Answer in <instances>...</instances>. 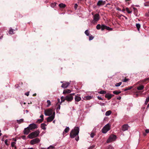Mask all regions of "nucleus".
I'll use <instances>...</instances> for the list:
<instances>
[{"mask_svg":"<svg viewBox=\"0 0 149 149\" xmlns=\"http://www.w3.org/2000/svg\"><path fill=\"white\" fill-rule=\"evenodd\" d=\"M79 130V127H75L74 129L71 131L70 134V136L71 138H73L78 135Z\"/></svg>","mask_w":149,"mask_h":149,"instance_id":"obj_1","label":"nucleus"},{"mask_svg":"<svg viewBox=\"0 0 149 149\" xmlns=\"http://www.w3.org/2000/svg\"><path fill=\"white\" fill-rule=\"evenodd\" d=\"M96 28L98 30H99L101 29V30L102 31H103L104 29H106L109 31H112L113 30L112 28L105 25L104 24H102V25H101L100 24H98L97 25Z\"/></svg>","mask_w":149,"mask_h":149,"instance_id":"obj_2","label":"nucleus"},{"mask_svg":"<svg viewBox=\"0 0 149 149\" xmlns=\"http://www.w3.org/2000/svg\"><path fill=\"white\" fill-rule=\"evenodd\" d=\"M40 133V132L39 130H37L30 134L28 136L29 138L32 139L38 136Z\"/></svg>","mask_w":149,"mask_h":149,"instance_id":"obj_3","label":"nucleus"},{"mask_svg":"<svg viewBox=\"0 0 149 149\" xmlns=\"http://www.w3.org/2000/svg\"><path fill=\"white\" fill-rule=\"evenodd\" d=\"M116 139V136L114 134L111 135L107 141V143H109L115 141Z\"/></svg>","mask_w":149,"mask_h":149,"instance_id":"obj_4","label":"nucleus"},{"mask_svg":"<svg viewBox=\"0 0 149 149\" xmlns=\"http://www.w3.org/2000/svg\"><path fill=\"white\" fill-rule=\"evenodd\" d=\"M110 125L109 124L105 125L102 129V132L104 133H106L110 129Z\"/></svg>","mask_w":149,"mask_h":149,"instance_id":"obj_5","label":"nucleus"},{"mask_svg":"<svg viewBox=\"0 0 149 149\" xmlns=\"http://www.w3.org/2000/svg\"><path fill=\"white\" fill-rule=\"evenodd\" d=\"M45 114L46 116H50L53 113V110L51 109H49L45 111Z\"/></svg>","mask_w":149,"mask_h":149,"instance_id":"obj_6","label":"nucleus"},{"mask_svg":"<svg viewBox=\"0 0 149 149\" xmlns=\"http://www.w3.org/2000/svg\"><path fill=\"white\" fill-rule=\"evenodd\" d=\"M100 15L99 14L97 13L95 14L93 17V23H94L95 22H97L100 19Z\"/></svg>","mask_w":149,"mask_h":149,"instance_id":"obj_7","label":"nucleus"},{"mask_svg":"<svg viewBox=\"0 0 149 149\" xmlns=\"http://www.w3.org/2000/svg\"><path fill=\"white\" fill-rule=\"evenodd\" d=\"M28 127L30 130L36 129L38 128L37 125L34 123L30 124Z\"/></svg>","mask_w":149,"mask_h":149,"instance_id":"obj_8","label":"nucleus"},{"mask_svg":"<svg viewBox=\"0 0 149 149\" xmlns=\"http://www.w3.org/2000/svg\"><path fill=\"white\" fill-rule=\"evenodd\" d=\"M40 141V140L38 138H36L31 140L30 143L31 145H34L35 144L38 143Z\"/></svg>","mask_w":149,"mask_h":149,"instance_id":"obj_9","label":"nucleus"},{"mask_svg":"<svg viewBox=\"0 0 149 149\" xmlns=\"http://www.w3.org/2000/svg\"><path fill=\"white\" fill-rule=\"evenodd\" d=\"M55 112H54L53 113V115L51 116H50L47 118V121L48 122H50L52 121L54 119L55 117Z\"/></svg>","mask_w":149,"mask_h":149,"instance_id":"obj_10","label":"nucleus"},{"mask_svg":"<svg viewBox=\"0 0 149 149\" xmlns=\"http://www.w3.org/2000/svg\"><path fill=\"white\" fill-rule=\"evenodd\" d=\"M73 99V97L71 96L70 94L65 97L66 100L68 102H71Z\"/></svg>","mask_w":149,"mask_h":149,"instance_id":"obj_11","label":"nucleus"},{"mask_svg":"<svg viewBox=\"0 0 149 149\" xmlns=\"http://www.w3.org/2000/svg\"><path fill=\"white\" fill-rule=\"evenodd\" d=\"M106 1H103L102 0H99L97 3V5L99 6H102L105 4Z\"/></svg>","mask_w":149,"mask_h":149,"instance_id":"obj_12","label":"nucleus"},{"mask_svg":"<svg viewBox=\"0 0 149 149\" xmlns=\"http://www.w3.org/2000/svg\"><path fill=\"white\" fill-rule=\"evenodd\" d=\"M129 126L127 124H125L122 126V130L123 131H125L128 130Z\"/></svg>","mask_w":149,"mask_h":149,"instance_id":"obj_13","label":"nucleus"},{"mask_svg":"<svg viewBox=\"0 0 149 149\" xmlns=\"http://www.w3.org/2000/svg\"><path fill=\"white\" fill-rule=\"evenodd\" d=\"M30 130L28 127L25 128L24 131V133L25 134L27 135L30 132Z\"/></svg>","mask_w":149,"mask_h":149,"instance_id":"obj_14","label":"nucleus"},{"mask_svg":"<svg viewBox=\"0 0 149 149\" xmlns=\"http://www.w3.org/2000/svg\"><path fill=\"white\" fill-rule=\"evenodd\" d=\"M70 84V83L69 82H65L62 84L61 87L63 88H66Z\"/></svg>","mask_w":149,"mask_h":149,"instance_id":"obj_15","label":"nucleus"},{"mask_svg":"<svg viewBox=\"0 0 149 149\" xmlns=\"http://www.w3.org/2000/svg\"><path fill=\"white\" fill-rule=\"evenodd\" d=\"M141 82L144 83V84H147L149 82V78H146L140 81Z\"/></svg>","mask_w":149,"mask_h":149,"instance_id":"obj_16","label":"nucleus"},{"mask_svg":"<svg viewBox=\"0 0 149 149\" xmlns=\"http://www.w3.org/2000/svg\"><path fill=\"white\" fill-rule=\"evenodd\" d=\"M105 97L107 98L108 100H109L111 98V94L109 93H106L105 94Z\"/></svg>","mask_w":149,"mask_h":149,"instance_id":"obj_17","label":"nucleus"},{"mask_svg":"<svg viewBox=\"0 0 149 149\" xmlns=\"http://www.w3.org/2000/svg\"><path fill=\"white\" fill-rule=\"evenodd\" d=\"M71 92V90L69 89H66L64 90L63 92V93L65 94L66 93H69Z\"/></svg>","mask_w":149,"mask_h":149,"instance_id":"obj_18","label":"nucleus"},{"mask_svg":"<svg viewBox=\"0 0 149 149\" xmlns=\"http://www.w3.org/2000/svg\"><path fill=\"white\" fill-rule=\"evenodd\" d=\"M74 99L75 101L78 102L81 100V98L79 96L76 95L75 96Z\"/></svg>","mask_w":149,"mask_h":149,"instance_id":"obj_19","label":"nucleus"},{"mask_svg":"<svg viewBox=\"0 0 149 149\" xmlns=\"http://www.w3.org/2000/svg\"><path fill=\"white\" fill-rule=\"evenodd\" d=\"M47 125L44 123H42L41 125V127L42 129L45 130L46 129V128L45 127Z\"/></svg>","mask_w":149,"mask_h":149,"instance_id":"obj_20","label":"nucleus"},{"mask_svg":"<svg viewBox=\"0 0 149 149\" xmlns=\"http://www.w3.org/2000/svg\"><path fill=\"white\" fill-rule=\"evenodd\" d=\"M59 6L61 8H64L66 7V6L65 4L61 3L59 4Z\"/></svg>","mask_w":149,"mask_h":149,"instance_id":"obj_21","label":"nucleus"},{"mask_svg":"<svg viewBox=\"0 0 149 149\" xmlns=\"http://www.w3.org/2000/svg\"><path fill=\"white\" fill-rule=\"evenodd\" d=\"M144 88V86L143 85H140L137 87V89L138 90H141Z\"/></svg>","mask_w":149,"mask_h":149,"instance_id":"obj_22","label":"nucleus"},{"mask_svg":"<svg viewBox=\"0 0 149 149\" xmlns=\"http://www.w3.org/2000/svg\"><path fill=\"white\" fill-rule=\"evenodd\" d=\"M17 122L18 124H20L24 122V119H21L20 120H17Z\"/></svg>","mask_w":149,"mask_h":149,"instance_id":"obj_23","label":"nucleus"},{"mask_svg":"<svg viewBox=\"0 0 149 149\" xmlns=\"http://www.w3.org/2000/svg\"><path fill=\"white\" fill-rule=\"evenodd\" d=\"M69 128L68 127H67L64 130L63 133L64 134L65 133H66L68 132L69 130Z\"/></svg>","mask_w":149,"mask_h":149,"instance_id":"obj_24","label":"nucleus"},{"mask_svg":"<svg viewBox=\"0 0 149 149\" xmlns=\"http://www.w3.org/2000/svg\"><path fill=\"white\" fill-rule=\"evenodd\" d=\"M111 110L107 111L105 113L106 116H108L110 115L111 113Z\"/></svg>","mask_w":149,"mask_h":149,"instance_id":"obj_25","label":"nucleus"},{"mask_svg":"<svg viewBox=\"0 0 149 149\" xmlns=\"http://www.w3.org/2000/svg\"><path fill=\"white\" fill-rule=\"evenodd\" d=\"M132 86H129L127 87H126L125 89H124V91H126L127 90H130L132 88Z\"/></svg>","mask_w":149,"mask_h":149,"instance_id":"obj_26","label":"nucleus"},{"mask_svg":"<svg viewBox=\"0 0 149 149\" xmlns=\"http://www.w3.org/2000/svg\"><path fill=\"white\" fill-rule=\"evenodd\" d=\"M8 33L9 34H14L13 30L12 28H10V29Z\"/></svg>","mask_w":149,"mask_h":149,"instance_id":"obj_27","label":"nucleus"},{"mask_svg":"<svg viewBox=\"0 0 149 149\" xmlns=\"http://www.w3.org/2000/svg\"><path fill=\"white\" fill-rule=\"evenodd\" d=\"M121 93L120 91H113V93L116 95H118Z\"/></svg>","mask_w":149,"mask_h":149,"instance_id":"obj_28","label":"nucleus"},{"mask_svg":"<svg viewBox=\"0 0 149 149\" xmlns=\"http://www.w3.org/2000/svg\"><path fill=\"white\" fill-rule=\"evenodd\" d=\"M61 103L62 102H64L65 100H66L65 97H64L63 96H62L61 98Z\"/></svg>","mask_w":149,"mask_h":149,"instance_id":"obj_29","label":"nucleus"},{"mask_svg":"<svg viewBox=\"0 0 149 149\" xmlns=\"http://www.w3.org/2000/svg\"><path fill=\"white\" fill-rule=\"evenodd\" d=\"M106 93L107 92L106 91L103 90L101 91L98 92V93L100 94H106Z\"/></svg>","mask_w":149,"mask_h":149,"instance_id":"obj_30","label":"nucleus"},{"mask_svg":"<svg viewBox=\"0 0 149 149\" xmlns=\"http://www.w3.org/2000/svg\"><path fill=\"white\" fill-rule=\"evenodd\" d=\"M136 26L137 29L138 31H139L140 28L141 26L140 24H136Z\"/></svg>","mask_w":149,"mask_h":149,"instance_id":"obj_31","label":"nucleus"},{"mask_svg":"<svg viewBox=\"0 0 149 149\" xmlns=\"http://www.w3.org/2000/svg\"><path fill=\"white\" fill-rule=\"evenodd\" d=\"M57 3H52L51 4L50 6L52 8H54L56 6Z\"/></svg>","mask_w":149,"mask_h":149,"instance_id":"obj_32","label":"nucleus"},{"mask_svg":"<svg viewBox=\"0 0 149 149\" xmlns=\"http://www.w3.org/2000/svg\"><path fill=\"white\" fill-rule=\"evenodd\" d=\"M47 107H49L51 104V102L49 100H47Z\"/></svg>","mask_w":149,"mask_h":149,"instance_id":"obj_33","label":"nucleus"},{"mask_svg":"<svg viewBox=\"0 0 149 149\" xmlns=\"http://www.w3.org/2000/svg\"><path fill=\"white\" fill-rule=\"evenodd\" d=\"M149 101V97H147L145 102V104H147Z\"/></svg>","mask_w":149,"mask_h":149,"instance_id":"obj_34","label":"nucleus"},{"mask_svg":"<svg viewBox=\"0 0 149 149\" xmlns=\"http://www.w3.org/2000/svg\"><path fill=\"white\" fill-rule=\"evenodd\" d=\"M122 84V82H120L119 83H116L115 85V86H116L118 87L120 86L121 84Z\"/></svg>","mask_w":149,"mask_h":149,"instance_id":"obj_35","label":"nucleus"},{"mask_svg":"<svg viewBox=\"0 0 149 149\" xmlns=\"http://www.w3.org/2000/svg\"><path fill=\"white\" fill-rule=\"evenodd\" d=\"M129 80V79H126V78H125L123 79L122 81L123 82H126L127 81H128Z\"/></svg>","mask_w":149,"mask_h":149,"instance_id":"obj_36","label":"nucleus"},{"mask_svg":"<svg viewBox=\"0 0 149 149\" xmlns=\"http://www.w3.org/2000/svg\"><path fill=\"white\" fill-rule=\"evenodd\" d=\"M43 121V120L42 119H38L36 121L37 123H40L42 122Z\"/></svg>","mask_w":149,"mask_h":149,"instance_id":"obj_37","label":"nucleus"},{"mask_svg":"<svg viewBox=\"0 0 149 149\" xmlns=\"http://www.w3.org/2000/svg\"><path fill=\"white\" fill-rule=\"evenodd\" d=\"M85 33L86 35L87 36H89V33L88 30H86L85 32Z\"/></svg>","mask_w":149,"mask_h":149,"instance_id":"obj_38","label":"nucleus"},{"mask_svg":"<svg viewBox=\"0 0 149 149\" xmlns=\"http://www.w3.org/2000/svg\"><path fill=\"white\" fill-rule=\"evenodd\" d=\"M86 99L87 100H90L92 98V97L91 96H86Z\"/></svg>","mask_w":149,"mask_h":149,"instance_id":"obj_39","label":"nucleus"},{"mask_svg":"<svg viewBox=\"0 0 149 149\" xmlns=\"http://www.w3.org/2000/svg\"><path fill=\"white\" fill-rule=\"evenodd\" d=\"M95 135V134L94 133L92 132L91 133L90 136L91 138H93Z\"/></svg>","mask_w":149,"mask_h":149,"instance_id":"obj_40","label":"nucleus"},{"mask_svg":"<svg viewBox=\"0 0 149 149\" xmlns=\"http://www.w3.org/2000/svg\"><path fill=\"white\" fill-rule=\"evenodd\" d=\"M126 11L128 13H130L132 12L131 11L129 10V9L128 8H127L126 9Z\"/></svg>","mask_w":149,"mask_h":149,"instance_id":"obj_41","label":"nucleus"},{"mask_svg":"<svg viewBox=\"0 0 149 149\" xmlns=\"http://www.w3.org/2000/svg\"><path fill=\"white\" fill-rule=\"evenodd\" d=\"M95 147V146L94 145H92V146H90L88 149H93Z\"/></svg>","mask_w":149,"mask_h":149,"instance_id":"obj_42","label":"nucleus"},{"mask_svg":"<svg viewBox=\"0 0 149 149\" xmlns=\"http://www.w3.org/2000/svg\"><path fill=\"white\" fill-rule=\"evenodd\" d=\"M94 38V37L93 36H90L89 37V40H93Z\"/></svg>","mask_w":149,"mask_h":149,"instance_id":"obj_43","label":"nucleus"},{"mask_svg":"<svg viewBox=\"0 0 149 149\" xmlns=\"http://www.w3.org/2000/svg\"><path fill=\"white\" fill-rule=\"evenodd\" d=\"M16 143L15 142H13L11 143V145L12 147H13L15 145Z\"/></svg>","mask_w":149,"mask_h":149,"instance_id":"obj_44","label":"nucleus"},{"mask_svg":"<svg viewBox=\"0 0 149 149\" xmlns=\"http://www.w3.org/2000/svg\"><path fill=\"white\" fill-rule=\"evenodd\" d=\"M77 6H78V5L77 3H76L74 4V8L75 9V10L77 9Z\"/></svg>","mask_w":149,"mask_h":149,"instance_id":"obj_45","label":"nucleus"},{"mask_svg":"<svg viewBox=\"0 0 149 149\" xmlns=\"http://www.w3.org/2000/svg\"><path fill=\"white\" fill-rule=\"evenodd\" d=\"M144 6H149V3L147 2L144 3Z\"/></svg>","mask_w":149,"mask_h":149,"instance_id":"obj_46","label":"nucleus"},{"mask_svg":"<svg viewBox=\"0 0 149 149\" xmlns=\"http://www.w3.org/2000/svg\"><path fill=\"white\" fill-rule=\"evenodd\" d=\"M54 148V146H50L49 147H48L47 149H49L50 148L53 149Z\"/></svg>","mask_w":149,"mask_h":149,"instance_id":"obj_47","label":"nucleus"},{"mask_svg":"<svg viewBox=\"0 0 149 149\" xmlns=\"http://www.w3.org/2000/svg\"><path fill=\"white\" fill-rule=\"evenodd\" d=\"M108 149H114V148L111 146H109Z\"/></svg>","mask_w":149,"mask_h":149,"instance_id":"obj_48","label":"nucleus"},{"mask_svg":"<svg viewBox=\"0 0 149 149\" xmlns=\"http://www.w3.org/2000/svg\"><path fill=\"white\" fill-rule=\"evenodd\" d=\"M29 91L25 93V95L27 96H28L29 95Z\"/></svg>","mask_w":149,"mask_h":149,"instance_id":"obj_49","label":"nucleus"},{"mask_svg":"<svg viewBox=\"0 0 149 149\" xmlns=\"http://www.w3.org/2000/svg\"><path fill=\"white\" fill-rule=\"evenodd\" d=\"M60 105L59 104L57 108V110H59L60 109Z\"/></svg>","mask_w":149,"mask_h":149,"instance_id":"obj_50","label":"nucleus"},{"mask_svg":"<svg viewBox=\"0 0 149 149\" xmlns=\"http://www.w3.org/2000/svg\"><path fill=\"white\" fill-rule=\"evenodd\" d=\"M40 117L41 118V119H42L43 120L44 116L43 115H41L40 116Z\"/></svg>","mask_w":149,"mask_h":149,"instance_id":"obj_51","label":"nucleus"},{"mask_svg":"<svg viewBox=\"0 0 149 149\" xmlns=\"http://www.w3.org/2000/svg\"><path fill=\"white\" fill-rule=\"evenodd\" d=\"M79 136H77V137H76V138H75V140H76L77 141H78L79 140Z\"/></svg>","mask_w":149,"mask_h":149,"instance_id":"obj_52","label":"nucleus"},{"mask_svg":"<svg viewBox=\"0 0 149 149\" xmlns=\"http://www.w3.org/2000/svg\"><path fill=\"white\" fill-rule=\"evenodd\" d=\"M7 142H8V140L7 139H6L5 141V143L7 145H8V144Z\"/></svg>","mask_w":149,"mask_h":149,"instance_id":"obj_53","label":"nucleus"},{"mask_svg":"<svg viewBox=\"0 0 149 149\" xmlns=\"http://www.w3.org/2000/svg\"><path fill=\"white\" fill-rule=\"evenodd\" d=\"M145 132L146 133H148L149 132V129H146L145 130Z\"/></svg>","mask_w":149,"mask_h":149,"instance_id":"obj_54","label":"nucleus"},{"mask_svg":"<svg viewBox=\"0 0 149 149\" xmlns=\"http://www.w3.org/2000/svg\"><path fill=\"white\" fill-rule=\"evenodd\" d=\"M21 138L23 139H25L26 138V136H21Z\"/></svg>","mask_w":149,"mask_h":149,"instance_id":"obj_55","label":"nucleus"},{"mask_svg":"<svg viewBox=\"0 0 149 149\" xmlns=\"http://www.w3.org/2000/svg\"><path fill=\"white\" fill-rule=\"evenodd\" d=\"M97 98L99 100H102V98L99 96H98L97 97Z\"/></svg>","mask_w":149,"mask_h":149,"instance_id":"obj_56","label":"nucleus"},{"mask_svg":"<svg viewBox=\"0 0 149 149\" xmlns=\"http://www.w3.org/2000/svg\"><path fill=\"white\" fill-rule=\"evenodd\" d=\"M133 9H134V11H136V12H137V9L136 8H133Z\"/></svg>","mask_w":149,"mask_h":149,"instance_id":"obj_57","label":"nucleus"},{"mask_svg":"<svg viewBox=\"0 0 149 149\" xmlns=\"http://www.w3.org/2000/svg\"><path fill=\"white\" fill-rule=\"evenodd\" d=\"M74 94H75V93H71V94H70V95L72 96H73V95H74Z\"/></svg>","mask_w":149,"mask_h":149,"instance_id":"obj_58","label":"nucleus"},{"mask_svg":"<svg viewBox=\"0 0 149 149\" xmlns=\"http://www.w3.org/2000/svg\"><path fill=\"white\" fill-rule=\"evenodd\" d=\"M117 99L118 100H120L121 99V97L119 96L118 97H117Z\"/></svg>","mask_w":149,"mask_h":149,"instance_id":"obj_59","label":"nucleus"},{"mask_svg":"<svg viewBox=\"0 0 149 149\" xmlns=\"http://www.w3.org/2000/svg\"><path fill=\"white\" fill-rule=\"evenodd\" d=\"M149 15V13H146L145 14V16H148Z\"/></svg>","mask_w":149,"mask_h":149,"instance_id":"obj_60","label":"nucleus"},{"mask_svg":"<svg viewBox=\"0 0 149 149\" xmlns=\"http://www.w3.org/2000/svg\"><path fill=\"white\" fill-rule=\"evenodd\" d=\"M13 140L15 141H17V139H15V138H13Z\"/></svg>","mask_w":149,"mask_h":149,"instance_id":"obj_61","label":"nucleus"},{"mask_svg":"<svg viewBox=\"0 0 149 149\" xmlns=\"http://www.w3.org/2000/svg\"><path fill=\"white\" fill-rule=\"evenodd\" d=\"M149 107V104H148L147 107L146 109Z\"/></svg>","mask_w":149,"mask_h":149,"instance_id":"obj_62","label":"nucleus"},{"mask_svg":"<svg viewBox=\"0 0 149 149\" xmlns=\"http://www.w3.org/2000/svg\"><path fill=\"white\" fill-rule=\"evenodd\" d=\"M36 94L35 93L33 95V96H36Z\"/></svg>","mask_w":149,"mask_h":149,"instance_id":"obj_63","label":"nucleus"},{"mask_svg":"<svg viewBox=\"0 0 149 149\" xmlns=\"http://www.w3.org/2000/svg\"><path fill=\"white\" fill-rule=\"evenodd\" d=\"M58 103H59V102H60V99H58Z\"/></svg>","mask_w":149,"mask_h":149,"instance_id":"obj_64","label":"nucleus"}]
</instances>
